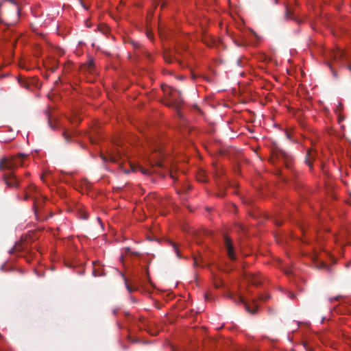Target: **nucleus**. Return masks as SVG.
<instances>
[{
  "instance_id": "1",
  "label": "nucleus",
  "mask_w": 351,
  "mask_h": 351,
  "mask_svg": "<svg viewBox=\"0 0 351 351\" xmlns=\"http://www.w3.org/2000/svg\"><path fill=\"white\" fill-rule=\"evenodd\" d=\"M3 10H0V21L8 25L15 23L19 18V9L12 1H9L3 5Z\"/></svg>"
},
{
  "instance_id": "2",
  "label": "nucleus",
  "mask_w": 351,
  "mask_h": 351,
  "mask_svg": "<svg viewBox=\"0 0 351 351\" xmlns=\"http://www.w3.org/2000/svg\"><path fill=\"white\" fill-rule=\"evenodd\" d=\"M23 156L21 154L15 156L8 157L0 162V169L12 171L14 169L23 165Z\"/></svg>"
},
{
  "instance_id": "3",
  "label": "nucleus",
  "mask_w": 351,
  "mask_h": 351,
  "mask_svg": "<svg viewBox=\"0 0 351 351\" xmlns=\"http://www.w3.org/2000/svg\"><path fill=\"white\" fill-rule=\"evenodd\" d=\"M162 89L166 95L169 96V104L176 108H178L182 101L180 91L166 85L162 86Z\"/></svg>"
},
{
  "instance_id": "4",
  "label": "nucleus",
  "mask_w": 351,
  "mask_h": 351,
  "mask_svg": "<svg viewBox=\"0 0 351 351\" xmlns=\"http://www.w3.org/2000/svg\"><path fill=\"white\" fill-rule=\"evenodd\" d=\"M40 195V192L36 186L31 184L29 186L28 189L25 193V199H32L34 201V207L36 208L38 206V198Z\"/></svg>"
},
{
  "instance_id": "5",
  "label": "nucleus",
  "mask_w": 351,
  "mask_h": 351,
  "mask_svg": "<svg viewBox=\"0 0 351 351\" xmlns=\"http://www.w3.org/2000/svg\"><path fill=\"white\" fill-rule=\"evenodd\" d=\"M224 245H225V247L226 248L227 254H228V256H229V258L231 260H235L236 259V255H235V253L234 252V249H233V247H232V242H231L230 238L228 237L227 236H226L224 237Z\"/></svg>"
},
{
  "instance_id": "6",
  "label": "nucleus",
  "mask_w": 351,
  "mask_h": 351,
  "mask_svg": "<svg viewBox=\"0 0 351 351\" xmlns=\"http://www.w3.org/2000/svg\"><path fill=\"white\" fill-rule=\"evenodd\" d=\"M4 180L6 184L9 186H16L18 185V179L15 175L10 172L8 174L4 175Z\"/></svg>"
},
{
  "instance_id": "7",
  "label": "nucleus",
  "mask_w": 351,
  "mask_h": 351,
  "mask_svg": "<svg viewBox=\"0 0 351 351\" xmlns=\"http://www.w3.org/2000/svg\"><path fill=\"white\" fill-rule=\"evenodd\" d=\"M322 256H323V254H314L312 255V260L315 264V265L319 268H322V269H324L326 267V263H325L323 261H322Z\"/></svg>"
},
{
  "instance_id": "8",
  "label": "nucleus",
  "mask_w": 351,
  "mask_h": 351,
  "mask_svg": "<svg viewBox=\"0 0 351 351\" xmlns=\"http://www.w3.org/2000/svg\"><path fill=\"white\" fill-rule=\"evenodd\" d=\"M239 301L240 302L243 303L245 305L246 310L250 313H254L257 311V308L258 307L257 302H254V308L251 309L250 305L247 304V302L245 301V299L243 297L239 296Z\"/></svg>"
},
{
  "instance_id": "9",
  "label": "nucleus",
  "mask_w": 351,
  "mask_h": 351,
  "mask_svg": "<svg viewBox=\"0 0 351 351\" xmlns=\"http://www.w3.org/2000/svg\"><path fill=\"white\" fill-rule=\"evenodd\" d=\"M130 169H131V171H141L143 174H149V170H147V169H145L144 168H143L141 166H134V165L130 163Z\"/></svg>"
},
{
  "instance_id": "10",
  "label": "nucleus",
  "mask_w": 351,
  "mask_h": 351,
  "mask_svg": "<svg viewBox=\"0 0 351 351\" xmlns=\"http://www.w3.org/2000/svg\"><path fill=\"white\" fill-rule=\"evenodd\" d=\"M314 154H315V152H314V150H312V149L308 150L307 152L306 161L311 169L312 168V163L311 162V159L313 158Z\"/></svg>"
},
{
  "instance_id": "11",
  "label": "nucleus",
  "mask_w": 351,
  "mask_h": 351,
  "mask_svg": "<svg viewBox=\"0 0 351 351\" xmlns=\"http://www.w3.org/2000/svg\"><path fill=\"white\" fill-rule=\"evenodd\" d=\"M247 280L250 283L256 285H258L261 282L260 280L258 279V277L254 276V275L250 276Z\"/></svg>"
},
{
  "instance_id": "12",
  "label": "nucleus",
  "mask_w": 351,
  "mask_h": 351,
  "mask_svg": "<svg viewBox=\"0 0 351 351\" xmlns=\"http://www.w3.org/2000/svg\"><path fill=\"white\" fill-rule=\"evenodd\" d=\"M343 56V51L342 50H338L336 53H335V58H341Z\"/></svg>"
},
{
  "instance_id": "13",
  "label": "nucleus",
  "mask_w": 351,
  "mask_h": 351,
  "mask_svg": "<svg viewBox=\"0 0 351 351\" xmlns=\"http://www.w3.org/2000/svg\"><path fill=\"white\" fill-rule=\"evenodd\" d=\"M80 217L84 219H88V214H87V213L84 210H82V213H81Z\"/></svg>"
},
{
  "instance_id": "14",
  "label": "nucleus",
  "mask_w": 351,
  "mask_h": 351,
  "mask_svg": "<svg viewBox=\"0 0 351 351\" xmlns=\"http://www.w3.org/2000/svg\"><path fill=\"white\" fill-rule=\"evenodd\" d=\"M152 165H157V166H160V167H162L163 166L162 162H160V161H157L154 164L152 163Z\"/></svg>"
},
{
  "instance_id": "15",
  "label": "nucleus",
  "mask_w": 351,
  "mask_h": 351,
  "mask_svg": "<svg viewBox=\"0 0 351 351\" xmlns=\"http://www.w3.org/2000/svg\"><path fill=\"white\" fill-rule=\"evenodd\" d=\"M110 160L114 162H118V159L115 156H111Z\"/></svg>"
},
{
  "instance_id": "16",
  "label": "nucleus",
  "mask_w": 351,
  "mask_h": 351,
  "mask_svg": "<svg viewBox=\"0 0 351 351\" xmlns=\"http://www.w3.org/2000/svg\"><path fill=\"white\" fill-rule=\"evenodd\" d=\"M289 298H290L291 299H293V298H294V295H293V293H289Z\"/></svg>"
},
{
  "instance_id": "17",
  "label": "nucleus",
  "mask_w": 351,
  "mask_h": 351,
  "mask_svg": "<svg viewBox=\"0 0 351 351\" xmlns=\"http://www.w3.org/2000/svg\"><path fill=\"white\" fill-rule=\"evenodd\" d=\"M147 37H148V38H152V37H151V34H150L149 32H147Z\"/></svg>"
},
{
  "instance_id": "18",
  "label": "nucleus",
  "mask_w": 351,
  "mask_h": 351,
  "mask_svg": "<svg viewBox=\"0 0 351 351\" xmlns=\"http://www.w3.org/2000/svg\"><path fill=\"white\" fill-rule=\"evenodd\" d=\"M123 170L125 172H126V173H129V171H128V170H125V169H123Z\"/></svg>"
},
{
  "instance_id": "19",
  "label": "nucleus",
  "mask_w": 351,
  "mask_h": 351,
  "mask_svg": "<svg viewBox=\"0 0 351 351\" xmlns=\"http://www.w3.org/2000/svg\"><path fill=\"white\" fill-rule=\"evenodd\" d=\"M350 70L351 71V66H349Z\"/></svg>"
}]
</instances>
